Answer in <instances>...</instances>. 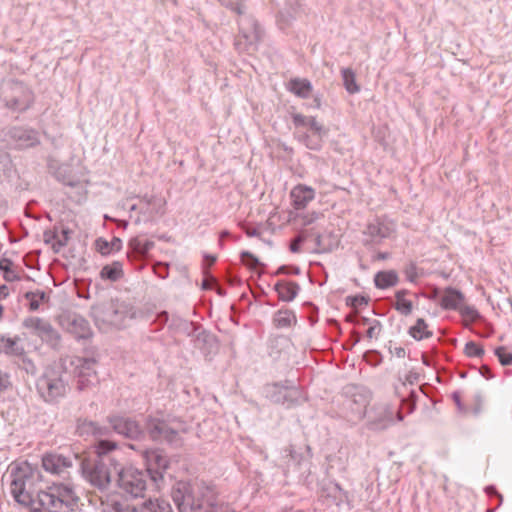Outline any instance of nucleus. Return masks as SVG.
Returning a JSON list of instances; mask_svg holds the SVG:
<instances>
[{
	"instance_id": "1",
	"label": "nucleus",
	"mask_w": 512,
	"mask_h": 512,
	"mask_svg": "<svg viewBox=\"0 0 512 512\" xmlns=\"http://www.w3.org/2000/svg\"><path fill=\"white\" fill-rule=\"evenodd\" d=\"M10 476L12 497L17 504L29 509L28 512H73L78 509L80 498L69 484L53 483L33 496L32 487L40 473L27 461L12 467Z\"/></svg>"
},
{
	"instance_id": "2",
	"label": "nucleus",
	"mask_w": 512,
	"mask_h": 512,
	"mask_svg": "<svg viewBox=\"0 0 512 512\" xmlns=\"http://www.w3.org/2000/svg\"><path fill=\"white\" fill-rule=\"evenodd\" d=\"M170 496L179 512H234L219 502L216 486L202 479L175 482Z\"/></svg>"
},
{
	"instance_id": "3",
	"label": "nucleus",
	"mask_w": 512,
	"mask_h": 512,
	"mask_svg": "<svg viewBox=\"0 0 512 512\" xmlns=\"http://www.w3.org/2000/svg\"><path fill=\"white\" fill-rule=\"evenodd\" d=\"M68 361L64 357L47 365L36 380L37 392L44 402L55 404L65 397L68 388Z\"/></svg>"
},
{
	"instance_id": "4",
	"label": "nucleus",
	"mask_w": 512,
	"mask_h": 512,
	"mask_svg": "<svg viewBox=\"0 0 512 512\" xmlns=\"http://www.w3.org/2000/svg\"><path fill=\"white\" fill-rule=\"evenodd\" d=\"M78 461L83 477L100 492L109 489L112 475H116L120 465L114 457H95Z\"/></svg>"
},
{
	"instance_id": "5",
	"label": "nucleus",
	"mask_w": 512,
	"mask_h": 512,
	"mask_svg": "<svg viewBox=\"0 0 512 512\" xmlns=\"http://www.w3.org/2000/svg\"><path fill=\"white\" fill-rule=\"evenodd\" d=\"M148 479L144 470L120 464L116 473V494L126 500L142 498L147 489Z\"/></svg>"
},
{
	"instance_id": "6",
	"label": "nucleus",
	"mask_w": 512,
	"mask_h": 512,
	"mask_svg": "<svg viewBox=\"0 0 512 512\" xmlns=\"http://www.w3.org/2000/svg\"><path fill=\"white\" fill-rule=\"evenodd\" d=\"M289 381L274 382L263 387V395L273 404H279L286 409L295 408L304 404L307 397L304 391L295 385H288Z\"/></svg>"
},
{
	"instance_id": "7",
	"label": "nucleus",
	"mask_w": 512,
	"mask_h": 512,
	"mask_svg": "<svg viewBox=\"0 0 512 512\" xmlns=\"http://www.w3.org/2000/svg\"><path fill=\"white\" fill-rule=\"evenodd\" d=\"M143 430L145 438L148 436L154 442L167 443L178 446L180 443L179 433L176 429L169 426L164 419V413L160 410L154 414H148L143 420Z\"/></svg>"
},
{
	"instance_id": "8",
	"label": "nucleus",
	"mask_w": 512,
	"mask_h": 512,
	"mask_svg": "<svg viewBox=\"0 0 512 512\" xmlns=\"http://www.w3.org/2000/svg\"><path fill=\"white\" fill-rule=\"evenodd\" d=\"M65 359H69L68 374H73L77 379L76 389L79 392L90 390L99 383V377L95 370L97 362L94 358L66 356Z\"/></svg>"
},
{
	"instance_id": "9",
	"label": "nucleus",
	"mask_w": 512,
	"mask_h": 512,
	"mask_svg": "<svg viewBox=\"0 0 512 512\" xmlns=\"http://www.w3.org/2000/svg\"><path fill=\"white\" fill-rule=\"evenodd\" d=\"M102 512H173L171 504L163 498L144 501L140 507L124 504L114 498L102 501Z\"/></svg>"
},
{
	"instance_id": "10",
	"label": "nucleus",
	"mask_w": 512,
	"mask_h": 512,
	"mask_svg": "<svg viewBox=\"0 0 512 512\" xmlns=\"http://www.w3.org/2000/svg\"><path fill=\"white\" fill-rule=\"evenodd\" d=\"M146 469L144 470L149 477L151 484L160 489L164 483V473L170 465V461L164 450H147L144 454Z\"/></svg>"
},
{
	"instance_id": "11",
	"label": "nucleus",
	"mask_w": 512,
	"mask_h": 512,
	"mask_svg": "<svg viewBox=\"0 0 512 512\" xmlns=\"http://www.w3.org/2000/svg\"><path fill=\"white\" fill-rule=\"evenodd\" d=\"M39 143L38 130H0L1 148L26 149Z\"/></svg>"
},
{
	"instance_id": "12",
	"label": "nucleus",
	"mask_w": 512,
	"mask_h": 512,
	"mask_svg": "<svg viewBox=\"0 0 512 512\" xmlns=\"http://www.w3.org/2000/svg\"><path fill=\"white\" fill-rule=\"evenodd\" d=\"M107 424H111L114 433L127 439L141 441L145 439V431L142 425L131 417L119 414L108 415Z\"/></svg>"
},
{
	"instance_id": "13",
	"label": "nucleus",
	"mask_w": 512,
	"mask_h": 512,
	"mask_svg": "<svg viewBox=\"0 0 512 512\" xmlns=\"http://www.w3.org/2000/svg\"><path fill=\"white\" fill-rule=\"evenodd\" d=\"M24 328L29 329L33 335L41 338L50 347L57 348L60 345L61 336L51 323L40 317H27L23 320Z\"/></svg>"
},
{
	"instance_id": "14",
	"label": "nucleus",
	"mask_w": 512,
	"mask_h": 512,
	"mask_svg": "<svg viewBox=\"0 0 512 512\" xmlns=\"http://www.w3.org/2000/svg\"><path fill=\"white\" fill-rule=\"evenodd\" d=\"M59 325L77 340L90 339L93 335L89 321L82 315L66 311L58 317Z\"/></svg>"
},
{
	"instance_id": "15",
	"label": "nucleus",
	"mask_w": 512,
	"mask_h": 512,
	"mask_svg": "<svg viewBox=\"0 0 512 512\" xmlns=\"http://www.w3.org/2000/svg\"><path fill=\"white\" fill-rule=\"evenodd\" d=\"M74 460H79L75 454L65 456L60 453L49 452L42 456V467L52 475L65 478L69 475V470L73 467Z\"/></svg>"
},
{
	"instance_id": "16",
	"label": "nucleus",
	"mask_w": 512,
	"mask_h": 512,
	"mask_svg": "<svg viewBox=\"0 0 512 512\" xmlns=\"http://www.w3.org/2000/svg\"><path fill=\"white\" fill-rule=\"evenodd\" d=\"M135 198L138 199L137 207L139 208V215L134 220L135 224L150 221L154 216L164 214L165 201L163 198L149 194L135 196Z\"/></svg>"
},
{
	"instance_id": "17",
	"label": "nucleus",
	"mask_w": 512,
	"mask_h": 512,
	"mask_svg": "<svg viewBox=\"0 0 512 512\" xmlns=\"http://www.w3.org/2000/svg\"><path fill=\"white\" fill-rule=\"evenodd\" d=\"M47 169L48 172L63 185L76 187L80 184V177L68 163H60L58 160L49 157L47 159Z\"/></svg>"
},
{
	"instance_id": "18",
	"label": "nucleus",
	"mask_w": 512,
	"mask_h": 512,
	"mask_svg": "<svg viewBox=\"0 0 512 512\" xmlns=\"http://www.w3.org/2000/svg\"><path fill=\"white\" fill-rule=\"evenodd\" d=\"M345 393L351 397L348 400L349 409L357 418L362 419L370 401L369 390L363 386L349 385L346 387Z\"/></svg>"
},
{
	"instance_id": "19",
	"label": "nucleus",
	"mask_w": 512,
	"mask_h": 512,
	"mask_svg": "<svg viewBox=\"0 0 512 512\" xmlns=\"http://www.w3.org/2000/svg\"><path fill=\"white\" fill-rule=\"evenodd\" d=\"M9 108L16 111L26 110L32 102V93L24 86L15 84L9 88L5 95Z\"/></svg>"
},
{
	"instance_id": "20",
	"label": "nucleus",
	"mask_w": 512,
	"mask_h": 512,
	"mask_svg": "<svg viewBox=\"0 0 512 512\" xmlns=\"http://www.w3.org/2000/svg\"><path fill=\"white\" fill-rule=\"evenodd\" d=\"M328 130H295L294 136L311 150H319Z\"/></svg>"
},
{
	"instance_id": "21",
	"label": "nucleus",
	"mask_w": 512,
	"mask_h": 512,
	"mask_svg": "<svg viewBox=\"0 0 512 512\" xmlns=\"http://www.w3.org/2000/svg\"><path fill=\"white\" fill-rule=\"evenodd\" d=\"M20 342L21 338L18 335L9 337L0 334V354L19 358L25 356V348Z\"/></svg>"
},
{
	"instance_id": "22",
	"label": "nucleus",
	"mask_w": 512,
	"mask_h": 512,
	"mask_svg": "<svg viewBox=\"0 0 512 512\" xmlns=\"http://www.w3.org/2000/svg\"><path fill=\"white\" fill-rule=\"evenodd\" d=\"M464 301V294L459 289L449 286L444 289L443 295L440 299V306L444 310L456 311L460 309V306Z\"/></svg>"
},
{
	"instance_id": "23",
	"label": "nucleus",
	"mask_w": 512,
	"mask_h": 512,
	"mask_svg": "<svg viewBox=\"0 0 512 512\" xmlns=\"http://www.w3.org/2000/svg\"><path fill=\"white\" fill-rule=\"evenodd\" d=\"M391 231L389 226L377 219L366 226L363 233L369 236L370 240H366L364 244L380 243L382 239L390 236Z\"/></svg>"
},
{
	"instance_id": "24",
	"label": "nucleus",
	"mask_w": 512,
	"mask_h": 512,
	"mask_svg": "<svg viewBox=\"0 0 512 512\" xmlns=\"http://www.w3.org/2000/svg\"><path fill=\"white\" fill-rule=\"evenodd\" d=\"M295 209H304L315 197V190L309 186L299 184L290 193Z\"/></svg>"
},
{
	"instance_id": "25",
	"label": "nucleus",
	"mask_w": 512,
	"mask_h": 512,
	"mask_svg": "<svg viewBox=\"0 0 512 512\" xmlns=\"http://www.w3.org/2000/svg\"><path fill=\"white\" fill-rule=\"evenodd\" d=\"M200 328V324H196L178 315H172L168 325V329L173 333H181L189 337H193Z\"/></svg>"
},
{
	"instance_id": "26",
	"label": "nucleus",
	"mask_w": 512,
	"mask_h": 512,
	"mask_svg": "<svg viewBox=\"0 0 512 512\" xmlns=\"http://www.w3.org/2000/svg\"><path fill=\"white\" fill-rule=\"evenodd\" d=\"M274 291L277 292L278 297L281 301L291 302L293 301L299 291L300 286L297 282L288 281V280H278L273 287Z\"/></svg>"
},
{
	"instance_id": "27",
	"label": "nucleus",
	"mask_w": 512,
	"mask_h": 512,
	"mask_svg": "<svg viewBox=\"0 0 512 512\" xmlns=\"http://www.w3.org/2000/svg\"><path fill=\"white\" fill-rule=\"evenodd\" d=\"M193 337H195V347L200 349L205 355L217 349V339L210 332L198 330Z\"/></svg>"
},
{
	"instance_id": "28",
	"label": "nucleus",
	"mask_w": 512,
	"mask_h": 512,
	"mask_svg": "<svg viewBox=\"0 0 512 512\" xmlns=\"http://www.w3.org/2000/svg\"><path fill=\"white\" fill-rule=\"evenodd\" d=\"M399 282L398 273L395 270H383L374 275V284L378 289H388L394 287Z\"/></svg>"
},
{
	"instance_id": "29",
	"label": "nucleus",
	"mask_w": 512,
	"mask_h": 512,
	"mask_svg": "<svg viewBox=\"0 0 512 512\" xmlns=\"http://www.w3.org/2000/svg\"><path fill=\"white\" fill-rule=\"evenodd\" d=\"M273 324L276 328H288L297 324V317L293 310L281 308L273 315Z\"/></svg>"
},
{
	"instance_id": "30",
	"label": "nucleus",
	"mask_w": 512,
	"mask_h": 512,
	"mask_svg": "<svg viewBox=\"0 0 512 512\" xmlns=\"http://www.w3.org/2000/svg\"><path fill=\"white\" fill-rule=\"evenodd\" d=\"M287 89L300 98H308L313 91L311 82L301 78L291 79L287 84Z\"/></svg>"
},
{
	"instance_id": "31",
	"label": "nucleus",
	"mask_w": 512,
	"mask_h": 512,
	"mask_svg": "<svg viewBox=\"0 0 512 512\" xmlns=\"http://www.w3.org/2000/svg\"><path fill=\"white\" fill-rule=\"evenodd\" d=\"M95 248L103 256L110 255L121 250L122 240L118 237H113L111 241H108L103 237H99L95 240Z\"/></svg>"
},
{
	"instance_id": "32",
	"label": "nucleus",
	"mask_w": 512,
	"mask_h": 512,
	"mask_svg": "<svg viewBox=\"0 0 512 512\" xmlns=\"http://www.w3.org/2000/svg\"><path fill=\"white\" fill-rule=\"evenodd\" d=\"M123 275V264L120 261H114L111 264L104 265L100 270L101 279L111 282L120 280Z\"/></svg>"
},
{
	"instance_id": "33",
	"label": "nucleus",
	"mask_w": 512,
	"mask_h": 512,
	"mask_svg": "<svg viewBox=\"0 0 512 512\" xmlns=\"http://www.w3.org/2000/svg\"><path fill=\"white\" fill-rule=\"evenodd\" d=\"M129 246L133 249L132 253H127L129 260L132 262L134 257L145 256L154 247V242L150 240L141 241L133 239L129 242Z\"/></svg>"
},
{
	"instance_id": "34",
	"label": "nucleus",
	"mask_w": 512,
	"mask_h": 512,
	"mask_svg": "<svg viewBox=\"0 0 512 512\" xmlns=\"http://www.w3.org/2000/svg\"><path fill=\"white\" fill-rule=\"evenodd\" d=\"M408 334L416 341L433 336V332L428 330V324L423 318H418L416 320V323L409 328Z\"/></svg>"
},
{
	"instance_id": "35",
	"label": "nucleus",
	"mask_w": 512,
	"mask_h": 512,
	"mask_svg": "<svg viewBox=\"0 0 512 512\" xmlns=\"http://www.w3.org/2000/svg\"><path fill=\"white\" fill-rule=\"evenodd\" d=\"M96 457H111L110 452L117 449V442L111 439L98 440L94 444Z\"/></svg>"
},
{
	"instance_id": "36",
	"label": "nucleus",
	"mask_w": 512,
	"mask_h": 512,
	"mask_svg": "<svg viewBox=\"0 0 512 512\" xmlns=\"http://www.w3.org/2000/svg\"><path fill=\"white\" fill-rule=\"evenodd\" d=\"M95 423L96 421L88 420V419H77L76 422V433L81 437H93L95 433Z\"/></svg>"
},
{
	"instance_id": "37",
	"label": "nucleus",
	"mask_w": 512,
	"mask_h": 512,
	"mask_svg": "<svg viewBox=\"0 0 512 512\" xmlns=\"http://www.w3.org/2000/svg\"><path fill=\"white\" fill-rule=\"evenodd\" d=\"M13 265V261L9 258L0 259V271L3 272V278L7 282L20 280V276L13 270Z\"/></svg>"
},
{
	"instance_id": "38",
	"label": "nucleus",
	"mask_w": 512,
	"mask_h": 512,
	"mask_svg": "<svg viewBox=\"0 0 512 512\" xmlns=\"http://www.w3.org/2000/svg\"><path fill=\"white\" fill-rule=\"evenodd\" d=\"M341 73H342L343 83H344L346 90L350 94L359 92L360 87L356 82L355 73L349 68L342 69Z\"/></svg>"
},
{
	"instance_id": "39",
	"label": "nucleus",
	"mask_w": 512,
	"mask_h": 512,
	"mask_svg": "<svg viewBox=\"0 0 512 512\" xmlns=\"http://www.w3.org/2000/svg\"><path fill=\"white\" fill-rule=\"evenodd\" d=\"M24 298L29 301V310L34 312L39 309L40 303L46 299V293L41 290H37L35 292L28 291L24 294Z\"/></svg>"
},
{
	"instance_id": "40",
	"label": "nucleus",
	"mask_w": 512,
	"mask_h": 512,
	"mask_svg": "<svg viewBox=\"0 0 512 512\" xmlns=\"http://www.w3.org/2000/svg\"><path fill=\"white\" fill-rule=\"evenodd\" d=\"M345 301L347 306L353 309H357L359 307L368 305L370 297L363 294H356L347 296Z\"/></svg>"
},
{
	"instance_id": "41",
	"label": "nucleus",
	"mask_w": 512,
	"mask_h": 512,
	"mask_svg": "<svg viewBox=\"0 0 512 512\" xmlns=\"http://www.w3.org/2000/svg\"><path fill=\"white\" fill-rule=\"evenodd\" d=\"M240 258L242 263L248 268V269H255L256 266L265 267V264L260 262L258 257H256L254 254H252L249 251H242L240 254Z\"/></svg>"
},
{
	"instance_id": "42",
	"label": "nucleus",
	"mask_w": 512,
	"mask_h": 512,
	"mask_svg": "<svg viewBox=\"0 0 512 512\" xmlns=\"http://www.w3.org/2000/svg\"><path fill=\"white\" fill-rule=\"evenodd\" d=\"M464 353L468 357L481 358L485 354L483 346L475 341H468L465 344Z\"/></svg>"
},
{
	"instance_id": "43",
	"label": "nucleus",
	"mask_w": 512,
	"mask_h": 512,
	"mask_svg": "<svg viewBox=\"0 0 512 512\" xmlns=\"http://www.w3.org/2000/svg\"><path fill=\"white\" fill-rule=\"evenodd\" d=\"M396 302L393 308L402 315L408 316L413 311V303L406 298H395Z\"/></svg>"
},
{
	"instance_id": "44",
	"label": "nucleus",
	"mask_w": 512,
	"mask_h": 512,
	"mask_svg": "<svg viewBox=\"0 0 512 512\" xmlns=\"http://www.w3.org/2000/svg\"><path fill=\"white\" fill-rule=\"evenodd\" d=\"M494 355L498 358L502 366L512 365V352L504 346L496 347Z\"/></svg>"
},
{
	"instance_id": "45",
	"label": "nucleus",
	"mask_w": 512,
	"mask_h": 512,
	"mask_svg": "<svg viewBox=\"0 0 512 512\" xmlns=\"http://www.w3.org/2000/svg\"><path fill=\"white\" fill-rule=\"evenodd\" d=\"M113 428L111 424L108 425H100L98 422L95 423V433H94V439L96 441L102 440V439H109V437L113 433Z\"/></svg>"
},
{
	"instance_id": "46",
	"label": "nucleus",
	"mask_w": 512,
	"mask_h": 512,
	"mask_svg": "<svg viewBox=\"0 0 512 512\" xmlns=\"http://www.w3.org/2000/svg\"><path fill=\"white\" fill-rule=\"evenodd\" d=\"M417 399V392L415 390H411L407 398L402 400V405L404 406L408 414L412 413L416 409Z\"/></svg>"
},
{
	"instance_id": "47",
	"label": "nucleus",
	"mask_w": 512,
	"mask_h": 512,
	"mask_svg": "<svg viewBox=\"0 0 512 512\" xmlns=\"http://www.w3.org/2000/svg\"><path fill=\"white\" fill-rule=\"evenodd\" d=\"M457 311L460 312V314L463 317L468 318V319L473 320V321L477 320L478 318H480V313L473 306L463 305L462 304L460 306V309H458Z\"/></svg>"
},
{
	"instance_id": "48",
	"label": "nucleus",
	"mask_w": 512,
	"mask_h": 512,
	"mask_svg": "<svg viewBox=\"0 0 512 512\" xmlns=\"http://www.w3.org/2000/svg\"><path fill=\"white\" fill-rule=\"evenodd\" d=\"M170 264L166 262H156L153 265V271L161 279H166L169 276Z\"/></svg>"
},
{
	"instance_id": "49",
	"label": "nucleus",
	"mask_w": 512,
	"mask_h": 512,
	"mask_svg": "<svg viewBox=\"0 0 512 512\" xmlns=\"http://www.w3.org/2000/svg\"><path fill=\"white\" fill-rule=\"evenodd\" d=\"M364 359L368 364L377 366L382 361V355L377 350H368L364 354Z\"/></svg>"
},
{
	"instance_id": "50",
	"label": "nucleus",
	"mask_w": 512,
	"mask_h": 512,
	"mask_svg": "<svg viewBox=\"0 0 512 512\" xmlns=\"http://www.w3.org/2000/svg\"><path fill=\"white\" fill-rule=\"evenodd\" d=\"M382 328H383L382 323L379 320L374 319L366 331V336L369 339L378 338V336L380 335V333L382 331Z\"/></svg>"
},
{
	"instance_id": "51",
	"label": "nucleus",
	"mask_w": 512,
	"mask_h": 512,
	"mask_svg": "<svg viewBox=\"0 0 512 512\" xmlns=\"http://www.w3.org/2000/svg\"><path fill=\"white\" fill-rule=\"evenodd\" d=\"M393 423L391 418H380L375 421L369 422V429L371 430H384Z\"/></svg>"
},
{
	"instance_id": "52",
	"label": "nucleus",
	"mask_w": 512,
	"mask_h": 512,
	"mask_svg": "<svg viewBox=\"0 0 512 512\" xmlns=\"http://www.w3.org/2000/svg\"><path fill=\"white\" fill-rule=\"evenodd\" d=\"M219 2L238 14L243 13V0H219Z\"/></svg>"
},
{
	"instance_id": "53",
	"label": "nucleus",
	"mask_w": 512,
	"mask_h": 512,
	"mask_svg": "<svg viewBox=\"0 0 512 512\" xmlns=\"http://www.w3.org/2000/svg\"><path fill=\"white\" fill-rule=\"evenodd\" d=\"M301 273V269L299 266H296V265H281L277 270L276 272L274 273V275H280V274H285V275H299Z\"/></svg>"
},
{
	"instance_id": "54",
	"label": "nucleus",
	"mask_w": 512,
	"mask_h": 512,
	"mask_svg": "<svg viewBox=\"0 0 512 512\" xmlns=\"http://www.w3.org/2000/svg\"><path fill=\"white\" fill-rule=\"evenodd\" d=\"M40 251H30L24 256V263L26 267L30 269L35 268V264H38V257H39Z\"/></svg>"
},
{
	"instance_id": "55",
	"label": "nucleus",
	"mask_w": 512,
	"mask_h": 512,
	"mask_svg": "<svg viewBox=\"0 0 512 512\" xmlns=\"http://www.w3.org/2000/svg\"><path fill=\"white\" fill-rule=\"evenodd\" d=\"M405 276L407 280L411 283H415L418 278L417 266L415 263L411 262L404 269Z\"/></svg>"
},
{
	"instance_id": "56",
	"label": "nucleus",
	"mask_w": 512,
	"mask_h": 512,
	"mask_svg": "<svg viewBox=\"0 0 512 512\" xmlns=\"http://www.w3.org/2000/svg\"><path fill=\"white\" fill-rule=\"evenodd\" d=\"M294 124L296 126H310L311 128H313L316 125V122L314 118H307L301 115H295Z\"/></svg>"
},
{
	"instance_id": "57",
	"label": "nucleus",
	"mask_w": 512,
	"mask_h": 512,
	"mask_svg": "<svg viewBox=\"0 0 512 512\" xmlns=\"http://www.w3.org/2000/svg\"><path fill=\"white\" fill-rule=\"evenodd\" d=\"M58 237H59V235H58V227L57 226H54L53 230H45L43 233V240H44L45 244H51Z\"/></svg>"
},
{
	"instance_id": "58",
	"label": "nucleus",
	"mask_w": 512,
	"mask_h": 512,
	"mask_svg": "<svg viewBox=\"0 0 512 512\" xmlns=\"http://www.w3.org/2000/svg\"><path fill=\"white\" fill-rule=\"evenodd\" d=\"M170 320H171V316L165 310L157 313L156 318H155V322H157L160 327H162L166 324L169 325Z\"/></svg>"
},
{
	"instance_id": "59",
	"label": "nucleus",
	"mask_w": 512,
	"mask_h": 512,
	"mask_svg": "<svg viewBox=\"0 0 512 512\" xmlns=\"http://www.w3.org/2000/svg\"><path fill=\"white\" fill-rule=\"evenodd\" d=\"M361 340V335L356 332V331H352V339L346 341L344 344H343V348L345 350H351L356 344H358Z\"/></svg>"
},
{
	"instance_id": "60",
	"label": "nucleus",
	"mask_w": 512,
	"mask_h": 512,
	"mask_svg": "<svg viewBox=\"0 0 512 512\" xmlns=\"http://www.w3.org/2000/svg\"><path fill=\"white\" fill-rule=\"evenodd\" d=\"M12 386L8 373L0 371V392L6 391Z\"/></svg>"
},
{
	"instance_id": "61",
	"label": "nucleus",
	"mask_w": 512,
	"mask_h": 512,
	"mask_svg": "<svg viewBox=\"0 0 512 512\" xmlns=\"http://www.w3.org/2000/svg\"><path fill=\"white\" fill-rule=\"evenodd\" d=\"M455 405L457 406V409L459 412L465 413L467 411L466 407L462 403L461 400V393L459 391H454L451 395Z\"/></svg>"
},
{
	"instance_id": "62",
	"label": "nucleus",
	"mask_w": 512,
	"mask_h": 512,
	"mask_svg": "<svg viewBox=\"0 0 512 512\" xmlns=\"http://www.w3.org/2000/svg\"><path fill=\"white\" fill-rule=\"evenodd\" d=\"M485 492L489 497H497L499 500L498 506L503 502V496L498 492L494 485H489L485 488Z\"/></svg>"
},
{
	"instance_id": "63",
	"label": "nucleus",
	"mask_w": 512,
	"mask_h": 512,
	"mask_svg": "<svg viewBox=\"0 0 512 512\" xmlns=\"http://www.w3.org/2000/svg\"><path fill=\"white\" fill-rule=\"evenodd\" d=\"M330 494L335 498L342 500V495H344V491L338 483H333L329 488Z\"/></svg>"
},
{
	"instance_id": "64",
	"label": "nucleus",
	"mask_w": 512,
	"mask_h": 512,
	"mask_svg": "<svg viewBox=\"0 0 512 512\" xmlns=\"http://www.w3.org/2000/svg\"><path fill=\"white\" fill-rule=\"evenodd\" d=\"M315 240H316V245L320 251L327 252V251L331 250V245L325 243L324 236L317 235Z\"/></svg>"
}]
</instances>
